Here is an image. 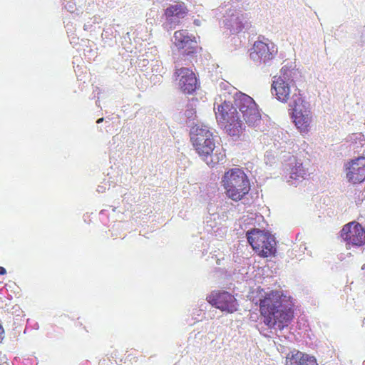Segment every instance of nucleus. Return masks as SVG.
<instances>
[{"mask_svg": "<svg viewBox=\"0 0 365 365\" xmlns=\"http://www.w3.org/2000/svg\"><path fill=\"white\" fill-rule=\"evenodd\" d=\"M235 107L231 102L225 101L219 105L215 113L217 119L225 125L227 134L240 137L245 130L238 115L237 108L241 112L245 123L249 127L256 128L262 120V115L257 104L250 96L239 92L234 97Z\"/></svg>", "mask_w": 365, "mask_h": 365, "instance_id": "1", "label": "nucleus"}, {"mask_svg": "<svg viewBox=\"0 0 365 365\" xmlns=\"http://www.w3.org/2000/svg\"><path fill=\"white\" fill-rule=\"evenodd\" d=\"M286 302L287 296L278 290L265 292L259 299V312L268 328L282 330L292 321L294 310Z\"/></svg>", "mask_w": 365, "mask_h": 365, "instance_id": "2", "label": "nucleus"}, {"mask_svg": "<svg viewBox=\"0 0 365 365\" xmlns=\"http://www.w3.org/2000/svg\"><path fill=\"white\" fill-rule=\"evenodd\" d=\"M298 74L297 70L284 66L280 70V76L274 77L272 83V94L278 101L288 103L289 107L301 106L304 102L300 90L292 85Z\"/></svg>", "mask_w": 365, "mask_h": 365, "instance_id": "3", "label": "nucleus"}, {"mask_svg": "<svg viewBox=\"0 0 365 365\" xmlns=\"http://www.w3.org/2000/svg\"><path fill=\"white\" fill-rule=\"evenodd\" d=\"M190 140L197 154L201 156L207 164L214 167L225 158L224 152L220 151L212 155L215 144L213 134L210 128L205 125H197L192 128Z\"/></svg>", "mask_w": 365, "mask_h": 365, "instance_id": "4", "label": "nucleus"}, {"mask_svg": "<svg viewBox=\"0 0 365 365\" xmlns=\"http://www.w3.org/2000/svg\"><path fill=\"white\" fill-rule=\"evenodd\" d=\"M221 183L227 197L236 202L243 199L250 190V180L240 168H231L225 172Z\"/></svg>", "mask_w": 365, "mask_h": 365, "instance_id": "5", "label": "nucleus"}, {"mask_svg": "<svg viewBox=\"0 0 365 365\" xmlns=\"http://www.w3.org/2000/svg\"><path fill=\"white\" fill-rule=\"evenodd\" d=\"M246 236L252 250L259 257L265 258L275 255L276 241L269 232L254 228L247 231Z\"/></svg>", "mask_w": 365, "mask_h": 365, "instance_id": "6", "label": "nucleus"}, {"mask_svg": "<svg viewBox=\"0 0 365 365\" xmlns=\"http://www.w3.org/2000/svg\"><path fill=\"white\" fill-rule=\"evenodd\" d=\"M173 43L183 56H190L197 53V42L195 36L190 35L187 30H179L174 33Z\"/></svg>", "mask_w": 365, "mask_h": 365, "instance_id": "7", "label": "nucleus"}, {"mask_svg": "<svg viewBox=\"0 0 365 365\" xmlns=\"http://www.w3.org/2000/svg\"><path fill=\"white\" fill-rule=\"evenodd\" d=\"M209 302L222 312L233 313L237 310L238 304L235 297L226 291L213 292L209 296Z\"/></svg>", "mask_w": 365, "mask_h": 365, "instance_id": "8", "label": "nucleus"}, {"mask_svg": "<svg viewBox=\"0 0 365 365\" xmlns=\"http://www.w3.org/2000/svg\"><path fill=\"white\" fill-rule=\"evenodd\" d=\"M175 75L178 80V86L180 91L187 95H191L200 86L197 83V77L192 70L181 67L176 68Z\"/></svg>", "mask_w": 365, "mask_h": 365, "instance_id": "9", "label": "nucleus"}, {"mask_svg": "<svg viewBox=\"0 0 365 365\" xmlns=\"http://www.w3.org/2000/svg\"><path fill=\"white\" fill-rule=\"evenodd\" d=\"M341 237L347 245L361 246L365 243V230L359 223L351 222L343 227Z\"/></svg>", "mask_w": 365, "mask_h": 365, "instance_id": "10", "label": "nucleus"}, {"mask_svg": "<svg viewBox=\"0 0 365 365\" xmlns=\"http://www.w3.org/2000/svg\"><path fill=\"white\" fill-rule=\"evenodd\" d=\"M348 181L358 184L365 180V157H359L349 161L346 168Z\"/></svg>", "mask_w": 365, "mask_h": 365, "instance_id": "11", "label": "nucleus"}, {"mask_svg": "<svg viewBox=\"0 0 365 365\" xmlns=\"http://www.w3.org/2000/svg\"><path fill=\"white\" fill-rule=\"evenodd\" d=\"M300 106H291L292 118L297 129L302 134H307L309 132L312 122V115L309 109H302Z\"/></svg>", "mask_w": 365, "mask_h": 365, "instance_id": "12", "label": "nucleus"}, {"mask_svg": "<svg viewBox=\"0 0 365 365\" xmlns=\"http://www.w3.org/2000/svg\"><path fill=\"white\" fill-rule=\"evenodd\" d=\"M252 50L251 58L255 61H262L263 63L273 59L277 52L273 43L268 44L262 41H255Z\"/></svg>", "mask_w": 365, "mask_h": 365, "instance_id": "13", "label": "nucleus"}, {"mask_svg": "<svg viewBox=\"0 0 365 365\" xmlns=\"http://www.w3.org/2000/svg\"><path fill=\"white\" fill-rule=\"evenodd\" d=\"M247 17L240 9H229L225 16L224 25L232 34H238L245 28Z\"/></svg>", "mask_w": 365, "mask_h": 365, "instance_id": "14", "label": "nucleus"}, {"mask_svg": "<svg viewBox=\"0 0 365 365\" xmlns=\"http://www.w3.org/2000/svg\"><path fill=\"white\" fill-rule=\"evenodd\" d=\"M284 365H319V364L314 355L294 349L287 354Z\"/></svg>", "mask_w": 365, "mask_h": 365, "instance_id": "15", "label": "nucleus"}, {"mask_svg": "<svg viewBox=\"0 0 365 365\" xmlns=\"http://www.w3.org/2000/svg\"><path fill=\"white\" fill-rule=\"evenodd\" d=\"M188 10L183 2H178L175 4L170 5L165 10V16L167 19L173 18L183 19L186 16Z\"/></svg>", "mask_w": 365, "mask_h": 365, "instance_id": "16", "label": "nucleus"}, {"mask_svg": "<svg viewBox=\"0 0 365 365\" xmlns=\"http://www.w3.org/2000/svg\"><path fill=\"white\" fill-rule=\"evenodd\" d=\"M307 170L304 168L300 160L293 157L290 159L289 163V178L295 180L304 179Z\"/></svg>", "mask_w": 365, "mask_h": 365, "instance_id": "17", "label": "nucleus"}, {"mask_svg": "<svg viewBox=\"0 0 365 365\" xmlns=\"http://www.w3.org/2000/svg\"><path fill=\"white\" fill-rule=\"evenodd\" d=\"M4 333V329L0 326V343L1 342L3 339V334Z\"/></svg>", "mask_w": 365, "mask_h": 365, "instance_id": "18", "label": "nucleus"}, {"mask_svg": "<svg viewBox=\"0 0 365 365\" xmlns=\"http://www.w3.org/2000/svg\"><path fill=\"white\" fill-rule=\"evenodd\" d=\"M6 273V270L4 267L0 266V275L5 274Z\"/></svg>", "mask_w": 365, "mask_h": 365, "instance_id": "19", "label": "nucleus"}, {"mask_svg": "<svg viewBox=\"0 0 365 365\" xmlns=\"http://www.w3.org/2000/svg\"><path fill=\"white\" fill-rule=\"evenodd\" d=\"M103 121V118H99L98 120H97V123H102Z\"/></svg>", "mask_w": 365, "mask_h": 365, "instance_id": "20", "label": "nucleus"}]
</instances>
